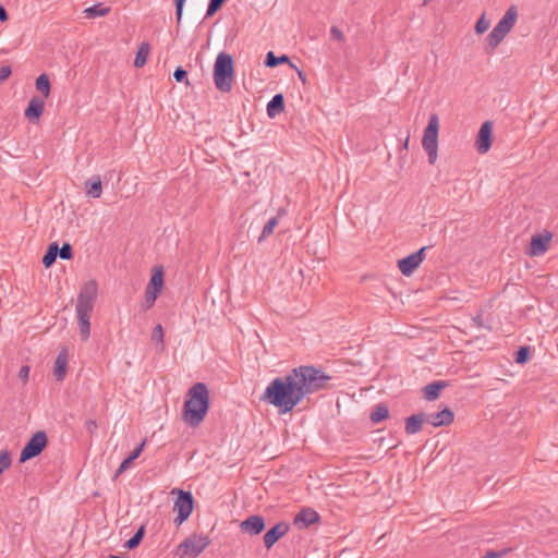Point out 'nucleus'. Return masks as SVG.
<instances>
[{
	"label": "nucleus",
	"mask_w": 558,
	"mask_h": 558,
	"mask_svg": "<svg viewBox=\"0 0 558 558\" xmlns=\"http://www.w3.org/2000/svg\"><path fill=\"white\" fill-rule=\"evenodd\" d=\"M86 193L92 196L93 198L100 197L102 193V185L101 180L99 175L92 177L86 182Z\"/></svg>",
	"instance_id": "b1692460"
},
{
	"label": "nucleus",
	"mask_w": 558,
	"mask_h": 558,
	"mask_svg": "<svg viewBox=\"0 0 558 558\" xmlns=\"http://www.w3.org/2000/svg\"><path fill=\"white\" fill-rule=\"evenodd\" d=\"M48 445V437L46 432H36L25 444L20 454V463H24L37 456H39Z\"/></svg>",
	"instance_id": "1a4fd4ad"
},
{
	"label": "nucleus",
	"mask_w": 558,
	"mask_h": 558,
	"mask_svg": "<svg viewBox=\"0 0 558 558\" xmlns=\"http://www.w3.org/2000/svg\"><path fill=\"white\" fill-rule=\"evenodd\" d=\"M296 73H298V76L301 80V82L303 84H305L306 83V74L300 69H296Z\"/></svg>",
	"instance_id": "8fccbe9b"
},
{
	"label": "nucleus",
	"mask_w": 558,
	"mask_h": 558,
	"mask_svg": "<svg viewBox=\"0 0 558 558\" xmlns=\"http://www.w3.org/2000/svg\"><path fill=\"white\" fill-rule=\"evenodd\" d=\"M482 558H490V556H488V550L482 556Z\"/></svg>",
	"instance_id": "6e6d98bb"
},
{
	"label": "nucleus",
	"mask_w": 558,
	"mask_h": 558,
	"mask_svg": "<svg viewBox=\"0 0 558 558\" xmlns=\"http://www.w3.org/2000/svg\"><path fill=\"white\" fill-rule=\"evenodd\" d=\"M433 245H429L432 247ZM428 246H423L415 253L410 254L409 256L401 258L398 260V267L402 275L411 276L414 270L421 265V263L425 258V251Z\"/></svg>",
	"instance_id": "9b49d317"
},
{
	"label": "nucleus",
	"mask_w": 558,
	"mask_h": 558,
	"mask_svg": "<svg viewBox=\"0 0 558 558\" xmlns=\"http://www.w3.org/2000/svg\"><path fill=\"white\" fill-rule=\"evenodd\" d=\"M58 253H59V244L58 242H52L49 244L44 257H43V265L46 267V268H50L54 263H56V259L58 257Z\"/></svg>",
	"instance_id": "a878e982"
},
{
	"label": "nucleus",
	"mask_w": 558,
	"mask_h": 558,
	"mask_svg": "<svg viewBox=\"0 0 558 558\" xmlns=\"http://www.w3.org/2000/svg\"><path fill=\"white\" fill-rule=\"evenodd\" d=\"M45 109V98H40L38 96H34L26 109H25V117L28 119L29 122H38L40 117L43 116Z\"/></svg>",
	"instance_id": "f3484780"
},
{
	"label": "nucleus",
	"mask_w": 558,
	"mask_h": 558,
	"mask_svg": "<svg viewBox=\"0 0 558 558\" xmlns=\"http://www.w3.org/2000/svg\"><path fill=\"white\" fill-rule=\"evenodd\" d=\"M482 558H490V556H488V550L482 556Z\"/></svg>",
	"instance_id": "4d7b16f0"
},
{
	"label": "nucleus",
	"mask_w": 558,
	"mask_h": 558,
	"mask_svg": "<svg viewBox=\"0 0 558 558\" xmlns=\"http://www.w3.org/2000/svg\"><path fill=\"white\" fill-rule=\"evenodd\" d=\"M550 240V232L533 235L531 239L530 247L527 250V254L530 256H541L545 254L548 250Z\"/></svg>",
	"instance_id": "ddd939ff"
},
{
	"label": "nucleus",
	"mask_w": 558,
	"mask_h": 558,
	"mask_svg": "<svg viewBox=\"0 0 558 558\" xmlns=\"http://www.w3.org/2000/svg\"><path fill=\"white\" fill-rule=\"evenodd\" d=\"M158 295L159 294H157L155 292H150L148 290H145L144 302L142 304L143 311H147V310L151 308L154 306Z\"/></svg>",
	"instance_id": "f704fd0d"
},
{
	"label": "nucleus",
	"mask_w": 558,
	"mask_h": 558,
	"mask_svg": "<svg viewBox=\"0 0 558 558\" xmlns=\"http://www.w3.org/2000/svg\"><path fill=\"white\" fill-rule=\"evenodd\" d=\"M145 444H146V439H144V440H143V441H142V442H141V444H140V445H138V446H137V447H136V448H135V449H134V450L129 454V457H130L133 461H134V460H136V459L141 456V453H142V451H143V449H144V447H145Z\"/></svg>",
	"instance_id": "37998d69"
},
{
	"label": "nucleus",
	"mask_w": 558,
	"mask_h": 558,
	"mask_svg": "<svg viewBox=\"0 0 558 558\" xmlns=\"http://www.w3.org/2000/svg\"><path fill=\"white\" fill-rule=\"evenodd\" d=\"M475 145L480 154L488 151V120L482 123Z\"/></svg>",
	"instance_id": "5701e85b"
},
{
	"label": "nucleus",
	"mask_w": 558,
	"mask_h": 558,
	"mask_svg": "<svg viewBox=\"0 0 558 558\" xmlns=\"http://www.w3.org/2000/svg\"><path fill=\"white\" fill-rule=\"evenodd\" d=\"M409 140H410V138H409V136H408V137L405 138V141H404L403 148H405V149L408 148Z\"/></svg>",
	"instance_id": "864d4df0"
},
{
	"label": "nucleus",
	"mask_w": 558,
	"mask_h": 558,
	"mask_svg": "<svg viewBox=\"0 0 558 558\" xmlns=\"http://www.w3.org/2000/svg\"><path fill=\"white\" fill-rule=\"evenodd\" d=\"M210 408L209 390L204 383L194 384L186 392L183 404V420L191 427H197Z\"/></svg>",
	"instance_id": "7ed1b4c3"
},
{
	"label": "nucleus",
	"mask_w": 558,
	"mask_h": 558,
	"mask_svg": "<svg viewBox=\"0 0 558 558\" xmlns=\"http://www.w3.org/2000/svg\"><path fill=\"white\" fill-rule=\"evenodd\" d=\"M134 461L128 456L119 465L117 469L113 478H118L123 472H125L133 463Z\"/></svg>",
	"instance_id": "a19ab883"
},
{
	"label": "nucleus",
	"mask_w": 558,
	"mask_h": 558,
	"mask_svg": "<svg viewBox=\"0 0 558 558\" xmlns=\"http://www.w3.org/2000/svg\"><path fill=\"white\" fill-rule=\"evenodd\" d=\"M505 554H506V551H494V550H490L489 557L490 558H500Z\"/></svg>",
	"instance_id": "3c124183"
},
{
	"label": "nucleus",
	"mask_w": 558,
	"mask_h": 558,
	"mask_svg": "<svg viewBox=\"0 0 558 558\" xmlns=\"http://www.w3.org/2000/svg\"><path fill=\"white\" fill-rule=\"evenodd\" d=\"M85 427H86V429H87L90 434H93V433L97 429V422H96L95 420H92V418H90V420H87V421L85 422Z\"/></svg>",
	"instance_id": "de8ad7c7"
},
{
	"label": "nucleus",
	"mask_w": 558,
	"mask_h": 558,
	"mask_svg": "<svg viewBox=\"0 0 558 558\" xmlns=\"http://www.w3.org/2000/svg\"><path fill=\"white\" fill-rule=\"evenodd\" d=\"M98 283L92 279L81 288L76 300V314L78 320L80 335L82 340H87L90 335V316L97 299Z\"/></svg>",
	"instance_id": "20e7f679"
},
{
	"label": "nucleus",
	"mask_w": 558,
	"mask_h": 558,
	"mask_svg": "<svg viewBox=\"0 0 558 558\" xmlns=\"http://www.w3.org/2000/svg\"><path fill=\"white\" fill-rule=\"evenodd\" d=\"M186 0H174L175 5V19L177 25L179 26L183 15V8Z\"/></svg>",
	"instance_id": "79ce46f5"
},
{
	"label": "nucleus",
	"mask_w": 558,
	"mask_h": 558,
	"mask_svg": "<svg viewBox=\"0 0 558 558\" xmlns=\"http://www.w3.org/2000/svg\"><path fill=\"white\" fill-rule=\"evenodd\" d=\"M173 77L178 83H185L186 86L190 85L187 78V71L182 66H177V69L173 72Z\"/></svg>",
	"instance_id": "58836bf2"
},
{
	"label": "nucleus",
	"mask_w": 558,
	"mask_h": 558,
	"mask_svg": "<svg viewBox=\"0 0 558 558\" xmlns=\"http://www.w3.org/2000/svg\"><path fill=\"white\" fill-rule=\"evenodd\" d=\"M289 524L284 521H280L269 529L263 537L265 547L270 549L281 537L289 532Z\"/></svg>",
	"instance_id": "f8f14e48"
},
{
	"label": "nucleus",
	"mask_w": 558,
	"mask_h": 558,
	"mask_svg": "<svg viewBox=\"0 0 558 558\" xmlns=\"http://www.w3.org/2000/svg\"><path fill=\"white\" fill-rule=\"evenodd\" d=\"M151 340L160 344V351L165 350L163 329L160 324L156 325L151 332Z\"/></svg>",
	"instance_id": "72a5a7b5"
},
{
	"label": "nucleus",
	"mask_w": 558,
	"mask_h": 558,
	"mask_svg": "<svg viewBox=\"0 0 558 558\" xmlns=\"http://www.w3.org/2000/svg\"><path fill=\"white\" fill-rule=\"evenodd\" d=\"M264 63L268 68H275V66H277L279 64H282V63H290V58L287 54H282L280 57H277L272 51H269L266 54Z\"/></svg>",
	"instance_id": "c85d7f7f"
},
{
	"label": "nucleus",
	"mask_w": 558,
	"mask_h": 558,
	"mask_svg": "<svg viewBox=\"0 0 558 558\" xmlns=\"http://www.w3.org/2000/svg\"><path fill=\"white\" fill-rule=\"evenodd\" d=\"M265 520L259 514L250 515L240 523V529L243 533L250 535H258L265 530Z\"/></svg>",
	"instance_id": "4468645a"
},
{
	"label": "nucleus",
	"mask_w": 558,
	"mask_h": 558,
	"mask_svg": "<svg viewBox=\"0 0 558 558\" xmlns=\"http://www.w3.org/2000/svg\"><path fill=\"white\" fill-rule=\"evenodd\" d=\"M69 350L62 347L57 355L53 366V376L57 381H63L68 372Z\"/></svg>",
	"instance_id": "dca6fc26"
},
{
	"label": "nucleus",
	"mask_w": 558,
	"mask_h": 558,
	"mask_svg": "<svg viewBox=\"0 0 558 558\" xmlns=\"http://www.w3.org/2000/svg\"><path fill=\"white\" fill-rule=\"evenodd\" d=\"M110 11H111L110 7H105L102 3H97L89 8H86L83 11V13L88 19H95V17H100V16H106L110 13Z\"/></svg>",
	"instance_id": "393cba45"
},
{
	"label": "nucleus",
	"mask_w": 558,
	"mask_h": 558,
	"mask_svg": "<svg viewBox=\"0 0 558 558\" xmlns=\"http://www.w3.org/2000/svg\"><path fill=\"white\" fill-rule=\"evenodd\" d=\"M108 558H128V557H123V556H116V555H109Z\"/></svg>",
	"instance_id": "5fc2aeb1"
},
{
	"label": "nucleus",
	"mask_w": 558,
	"mask_h": 558,
	"mask_svg": "<svg viewBox=\"0 0 558 558\" xmlns=\"http://www.w3.org/2000/svg\"><path fill=\"white\" fill-rule=\"evenodd\" d=\"M210 544V539L206 535L193 534L186 537L177 548V555L180 558L190 556L196 558L201 555L207 546Z\"/></svg>",
	"instance_id": "6e6552de"
},
{
	"label": "nucleus",
	"mask_w": 558,
	"mask_h": 558,
	"mask_svg": "<svg viewBox=\"0 0 558 558\" xmlns=\"http://www.w3.org/2000/svg\"><path fill=\"white\" fill-rule=\"evenodd\" d=\"M518 20V10L515 5H511L506 11L505 15L490 31V48L497 47L512 29Z\"/></svg>",
	"instance_id": "0eeeda50"
},
{
	"label": "nucleus",
	"mask_w": 558,
	"mask_h": 558,
	"mask_svg": "<svg viewBox=\"0 0 558 558\" xmlns=\"http://www.w3.org/2000/svg\"><path fill=\"white\" fill-rule=\"evenodd\" d=\"M12 70L9 65H4L0 68V83L9 78L11 75Z\"/></svg>",
	"instance_id": "a18cd8bd"
},
{
	"label": "nucleus",
	"mask_w": 558,
	"mask_h": 558,
	"mask_svg": "<svg viewBox=\"0 0 558 558\" xmlns=\"http://www.w3.org/2000/svg\"><path fill=\"white\" fill-rule=\"evenodd\" d=\"M330 34L337 41H342L344 39L343 33L337 26H331Z\"/></svg>",
	"instance_id": "c03bdc74"
},
{
	"label": "nucleus",
	"mask_w": 558,
	"mask_h": 558,
	"mask_svg": "<svg viewBox=\"0 0 558 558\" xmlns=\"http://www.w3.org/2000/svg\"><path fill=\"white\" fill-rule=\"evenodd\" d=\"M173 509L177 511L174 523L181 525L189 519L194 509V498L191 492L178 489V497L174 501Z\"/></svg>",
	"instance_id": "9d476101"
},
{
	"label": "nucleus",
	"mask_w": 558,
	"mask_h": 558,
	"mask_svg": "<svg viewBox=\"0 0 558 558\" xmlns=\"http://www.w3.org/2000/svg\"><path fill=\"white\" fill-rule=\"evenodd\" d=\"M453 420L454 414L448 407H445L439 412L426 414V423L434 427L448 426L453 422Z\"/></svg>",
	"instance_id": "2eb2a0df"
},
{
	"label": "nucleus",
	"mask_w": 558,
	"mask_h": 558,
	"mask_svg": "<svg viewBox=\"0 0 558 558\" xmlns=\"http://www.w3.org/2000/svg\"><path fill=\"white\" fill-rule=\"evenodd\" d=\"M226 1L227 0H209L205 17H210L216 14L222 8Z\"/></svg>",
	"instance_id": "e433bc0d"
},
{
	"label": "nucleus",
	"mask_w": 558,
	"mask_h": 558,
	"mask_svg": "<svg viewBox=\"0 0 558 558\" xmlns=\"http://www.w3.org/2000/svg\"><path fill=\"white\" fill-rule=\"evenodd\" d=\"M234 76V63L231 54L220 52L214 64V82L222 93H228L232 88Z\"/></svg>",
	"instance_id": "39448f33"
},
{
	"label": "nucleus",
	"mask_w": 558,
	"mask_h": 558,
	"mask_svg": "<svg viewBox=\"0 0 558 558\" xmlns=\"http://www.w3.org/2000/svg\"><path fill=\"white\" fill-rule=\"evenodd\" d=\"M149 50H150L149 44L146 43V41L142 43L138 46V49L136 51V56H135V59H134V66L135 68H142V66L145 65V63L147 61V57L149 54Z\"/></svg>",
	"instance_id": "bb28decb"
},
{
	"label": "nucleus",
	"mask_w": 558,
	"mask_h": 558,
	"mask_svg": "<svg viewBox=\"0 0 558 558\" xmlns=\"http://www.w3.org/2000/svg\"><path fill=\"white\" fill-rule=\"evenodd\" d=\"M278 222H279V217L278 216L270 218L266 222V225L264 226L262 234H260L258 241L260 242L263 239H265V238L269 236L270 234H272V232H274L275 228L277 227Z\"/></svg>",
	"instance_id": "2f4dec72"
},
{
	"label": "nucleus",
	"mask_w": 558,
	"mask_h": 558,
	"mask_svg": "<svg viewBox=\"0 0 558 558\" xmlns=\"http://www.w3.org/2000/svg\"><path fill=\"white\" fill-rule=\"evenodd\" d=\"M531 357V348L529 345L521 347L515 353H514V361L518 364H525Z\"/></svg>",
	"instance_id": "473e14b6"
},
{
	"label": "nucleus",
	"mask_w": 558,
	"mask_h": 558,
	"mask_svg": "<svg viewBox=\"0 0 558 558\" xmlns=\"http://www.w3.org/2000/svg\"><path fill=\"white\" fill-rule=\"evenodd\" d=\"M290 65V68L294 69L296 71V69H299L291 60H290V63H288Z\"/></svg>",
	"instance_id": "603ef678"
},
{
	"label": "nucleus",
	"mask_w": 558,
	"mask_h": 558,
	"mask_svg": "<svg viewBox=\"0 0 558 558\" xmlns=\"http://www.w3.org/2000/svg\"><path fill=\"white\" fill-rule=\"evenodd\" d=\"M320 520L318 512L311 508H303L294 518V524L301 527H308Z\"/></svg>",
	"instance_id": "a211bd4d"
},
{
	"label": "nucleus",
	"mask_w": 558,
	"mask_h": 558,
	"mask_svg": "<svg viewBox=\"0 0 558 558\" xmlns=\"http://www.w3.org/2000/svg\"><path fill=\"white\" fill-rule=\"evenodd\" d=\"M36 89L43 94V98H48L50 95V80L46 73H41L35 82Z\"/></svg>",
	"instance_id": "cd10ccee"
},
{
	"label": "nucleus",
	"mask_w": 558,
	"mask_h": 558,
	"mask_svg": "<svg viewBox=\"0 0 558 558\" xmlns=\"http://www.w3.org/2000/svg\"><path fill=\"white\" fill-rule=\"evenodd\" d=\"M145 535V525L142 524L134 535L124 543V547L129 550L136 548L143 541Z\"/></svg>",
	"instance_id": "c756f323"
},
{
	"label": "nucleus",
	"mask_w": 558,
	"mask_h": 558,
	"mask_svg": "<svg viewBox=\"0 0 558 558\" xmlns=\"http://www.w3.org/2000/svg\"><path fill=\"white\" fill-rule=\"evenodd\" d=\"M11 463V453L8 450L0 451V475L10 468Z\"/></svg>",
	"instance_id": "4c0bfd02"
},
{
	"label": "nucleus",
	"mask_w": 558,
	"mask_h": 558,
	"mask_svg": "<svg viewBox=\"0 0 558 558\" xmlns=\"http://www.w3.org/2000/svg\"><path fill=\"white\" fill-rule=\"evenodd\" d=\"M438 132L439 118L436 113H433L429 117L422 138V146L428 156V162L430 165H434L438 157Z\"/></svg>",
	"instance_id": "423d86ee"
},
{
	"label": "nucleus",
	"mask_w": 558,
	"mask_h": 558,
	"mask_svg": "<svg viewBox=\"0 0 558 558\" xmlns=\"http://www.w3.org/2000/svg\"><path fill=\"white\" fill-rule=\"evenodd\" d=\"M287 377L290 378L301 401L307 395L327 389L328 381L331 379V376L313 365H300L294 367L287 374Z\"/></svg>",
	"instance_id": "f03ea898"
},
{
	"label": "nucleus",
	"mask_w": 558,
	"mask_h": 558,
	"mask_svg": "<svg viewBox=\"0 0 558 558\" xmlns=\"http://www.w3.org/2000/svg\"><path fill=\"white\" fill-rule=\"evenodd\" d=\"M424 422H426V414L423 412L407 417L404 427L405 433L408 435L418 433L422 429V425Z\"/></svg>",
	"instance_id": "412c9836"
},
{
	"label": "nucleus",
	"mask_w": 558,
	"mask_h": 558,
	"mask_svg": "<svg viewBox=\"0 0 558 558\" xmlns=\"http://www.w3.org/2000/svg\"><path fill=\"white\" fill-rule=\"evenodd\" d=\"M259 400L274 405L279 414L292 412L302 402L287 375L272 379Z\"/></svg>",
	"instance_id": "f257e3e1"
},
{
	"label": "nucleus",
	"mask_w": 558,
	"mask_h": 558,
	"mask_svg": "<svg viewBox=\"0 0 558 558\" xmlns=\"http://www.w3.org/2000/svg\"><path fill=\"white\" fill-rule=\"evenodd\" d=\"M163 288V268L162 266H156L153 269L151 277L145 290L160 294Z\"/></svg>",
	"instance_id": "6ab92c4d"
},
{
	"label": "nucleus",
	"mask_w": 558,
	"mask_h": 558,
	"mask_svg": "<svg viewBox=\"0 0 558 558\" xmlns=\"http://www.w3.org/2000/svg\"><path fill=\"white\" fill-rule=\"evenodd\" d=\"M432 0H424L423 5H427Z\"/></svg>",
	"instance_id": "13d9d810"
},
{
	"label": "nucleus",
	"mask_w": 558,
	"mask_h": 558,
	"mask_svg": "<svg viewBox=\"0 0 558 558\" xmlns=\"http://www.w3.org/2000/svg\"><path fill=\"white\" fill-rule=\"evenodd\" d=\"M284 111V97L282 94H276L267 104V114L275 118Z\"/></svg>",
	"instance_id": "4be33fe9"
},
{
	"label": "nucleus",
	"mask_w": 558,
	"mask_h": 558,
	"mask_svg": "<svg viewBox=\"0 0 558 558\" xmlns=\"http://www.w3.org/2000/svg\"><path fill=\"white\" fill-rule=\"evenodd\" d=\"M489 143H490V144L493 143V140H492V138L489 140Z\"/></svg>",
	"instance_id": "bf43d9fd"
},
{
	"label": "nucleus",
	"mask_w": 558,
	"mask_h": 558,
	"mask_svg": "<svg viewBox=\"0 0 558 558\" xmlns=\"http://www.w3.org/2000/svg\"><path fill=\"white\" fill-rule=\"evenodd\" d=\"M8 20H9V14H8L5 8L2 4H0V22L4 23Z\"/></svg>",
	"instance_id": "09e8293b"
},
{
	"label": "nucleus",
	"mask_w": 558,
	"mask_h": 558,
	"mask_svg": "<svg viewBox=\"0 0 558 558\" xmlns=\"http://www.w3.org/2000/svg\"><path fill=\"white\" fill-rule=\"evenodd\" d=\"M488 29V22L486 21V13L483 12L481 17L477 20L475 24L476 34H483Z\"/></svg>",
	"instance_id": "ea45409f"
},
{
	"label": "nucleus",
	"mask_w": 558,
	"mask_h": 558,
	"mask_svg": "<svg viewBox=\"0 0 558 558\" xmlns=\"http://www.w3.org/2000/svg\"><path fill=\"white\" fill-rule=\"evenodd\" d=\"M447 386H448V383L444 381V380L433 381L423 387V390H422L423 397L427 401H434L439 397L441 390L445 389Z\"/></svg>",
	"instance_id": "aec40b11"
},
{
	"label": "nucleus",
	"mask_w": 558,
	"mask_h": 558,
	"mask_svg": "<svg viewBox=\"0 0 558 558\" xmlns=\"http://www.w3.org/2000/svg\"><path fill=\"white\" fill-rule=\"evenodd\" d=\"M389 416L388 407L384 403H379L375 407L374 411L371 413V421L373 423H379L383 420Z\"/></svg>",
	"instance_id": "7c9ffc66"
},
{
	"label": "nucleus",
	"mask_w": 558,
	"mask_h": 558,
	"mask_svg": "<svg viewBox=\"0 0 558 558\" xmlns=\"http://www.w3.org/2000/svg\"><path fill=\"white\" fill-rule=\"evenodd\" d=\"M28 375H29V366H28V365H23V366L20 368L19 377H20L24 383H26V381L28 380Z\"/></svg>",
	"instance_id": "49530a36"
},
{
	"label": "nucleus",
	"mask_w": 558,
	"mask_h": 558,
	"mask_svg": "<svg viewBox=\"0 0 558 558\" xmlns=\"http://www.w3.org/2000/svg\"><path fill=\"white\" fill-rule=\"evenodd\" d=\"M58 256L61 259L70 260L73 258V247L69 242H64L61 247H59Z\"/></svg>",
	"instance_id": "c9c22d12"
}]
</instances>
